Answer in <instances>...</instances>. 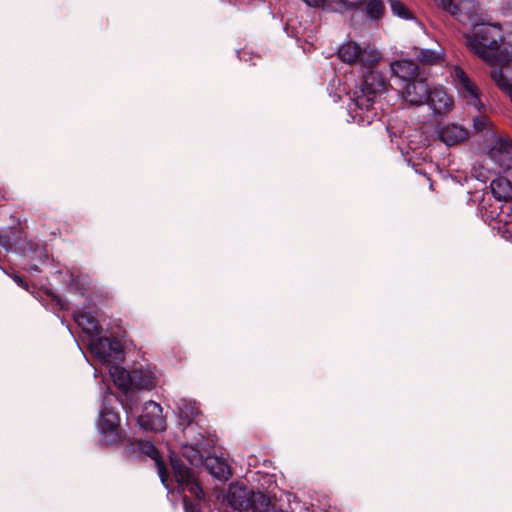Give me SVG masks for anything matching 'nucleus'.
Instances as JSON below:
<instances>
[{
	"label": "nucleus",
	"instance_id": "1",
	"mask_svg": "<svg viewBox=\"0 0 512 512\" xmlns=\"http://www.w3.org/2000/svg\"><path fill=\"white\" fill-rule=\"evenodd\" d=\"M339 58L346 63H358L362 67L363 79L353 92V101L357 108L354 118L358 124L366 125L373 121L375 114H369L375 99L385 89V80L376 71L374 65L380 60V52L370 45L360 47L358 43H343L337 52Z\"/></svg>",
	"mask_w": 512,
	"mask_h": 512
},
{
	"label": "nucleus",
	"instance_id": "2",
	"mask_svg": "<svg viewBox=\"0 0 512 512\" xmlns=\"http://www.w3.org/2000/svg\"><path fill=\"white\" fill-rule=\"evenodd\" d=\"M465 38L469 50L487 64H493L495 56L503 48V43H508L503 38L501 27L489 23L474 24ZM509 42H512V40H509Z\"/></svg>",
	"mask_w": 512,
	"mask_h": 512
},
{
	"label": "nucleus",
	"instance_id": "3",
	"mask_svg": "<svg viewBox=\"0 0 512 512\" xmlns=\"http://www.w3.org/2000/svg\"><path fill=\"white\" fill-rule=\"evenodd\" d=\"M175 407L177 409V415L179 418V424L183 427V432L190 441L189 445L184 447V456L193 463L200 461L202 455L200 450L205 449V439L202 432L196 433L197 423L194 425V420L199 415L200 410L196 405L195 401L180 398L175 401Z\"/></svg>",
	"mask_w": 512,
	"mask_h": 512
},
{
	"label": "nucleus",
	"instance_id": "4",
	"mask_svg": "<svg viewBox=\"0 0 512 512\" xmlns=\"http://www.w3.org/2000/svg\"><path fill=\"white\" fill-rule=\"evenodd\" d=\"M224 501L237 511L268 512L270 499L262 492H254L246 486L231 483L224 496Z\"/></svg>",
	"mask_w": 512,
	"mask_h": 512
},
{
	"label": "nucleus",
	"instance_id": "5",
	"mask_svg": "<svg viewBox=\"0 0 512 512\" xmlns=\"http://www.w3.org/2000/svg\"><path fill=\"white\" fill-rule=\"evenodd\" d=\"M106 403L107 398L104 399L103 407L99 412L98 430L101 435V441L107 445H112L120 439V418Z\"/></svg>",
	"mask_w": 512,
	"mask_h": 512
},
{
	"label": "nucleus",
	"instance_id": "6",
	"mask_svg": "<svg viewBox=\"0 0 512 512\" xmlns=\"http://www.w3.org/2000/svg\"><path fill=\"white\" fill-rule=\"evenodd\" d=\"M171 466L178 489L182 492L188 491L197 500H200L202 498L203 491L197 482L192 469L173 456H171Z\"/></svg>",
	"mask_w": 512,
	"mask_h": 512
},
{
	"label": "nucleus",
	"instance_id": "7",
	"mask_svg": "<svg viewBox=\"0 0 512 512\" xmlns=\"http://www.w3.org/2000/svg\"><path fill=\"white\" fill-rule=\"evenodd\" d=\"M90 352L102 363L110 364L123 359L120 341L107 337L94 339L90 343Z\"/></svg>",
	"mask_w": 512,
	"mask_h": 512
},
{
	"label": "nucleus",
	"instance_id": "8",
	"mask_svg": "<svg viewBox=\"0 0 512 512\" xmlns=\"http://www.w3.org/2000/svg\"><path fill=\"white\" fill-rule=\"evenodd\" d=\"M493 69L490 72L492 80L499 88L500 80L511 82L512 79V42L503 43L500 53L495 56V62L489 64Z\"/></svg>",
	"mask_w": 512,
	"mask_h": 512
},
{
	"label": "nucleus",
	"instance_id": "9",
	"mask_svg": "<svg viewBox=\"0 0 512 512\" xmlns=\"http://www.w3.org/2000/svg\"><path fill=\"white\" fill-rule=\"evenodd\" d=\"M137 422L144 430L161 432L166 428V418L163 416V409L160 404L148 401L144 404L142 414Z\"/></svg>",
	"mask_w": 512,
	"mask_h": 512
},
{
	"label": "nucleus",
	"instance_id": "10",
	"mask_svg": "<svg viewBox=\"0 0 512 512\" xmlns=\"http://www.w3.org/2000/svg\"><path fill=\"white\" fill-rule=\"evenodd\" d=\"M452 77L459 92L466 99L467 104L474 107L477 111H480L483 104L479 98L478 88L469 79L463 69L455 66L452 71Z\"/></svg>",
	"mask_w": 512,
	"mask_h": 512
},
{
	"label": "nucleus",
	"instance_id": "11",
	"mask_svg": "<svg viewBox=\"0 0 512 512\" xmlns=\"http://www.w3.org/2000/svg\"><path fill=\"white\" fill-rule=\"evenodd\" d=\"M489 156L505 173L512 177V141L497 138L492 145Z\"/></svg>",
	"mask_w": 512,
	"mask_h": 512
},
{
	"label": "nucleus",
	"instance_id": "12",
	"mask_svg": "<svg viewBox=\"0 0 512 512\" xmlns=\"http://www.w3.org/2000/svg\"><path fill=\"white\" fill-rule=\"evenodd\" d=\"M429 88L426 79L419 78L410 83H406L402 95L409 104L422 106L427 101Z\"/></svg>",
	"mask_w": 512,
	"mask_h": 512
},
{
	"label": "nucleus",
	"instance_id": "13",
	"mask_svg": "<svg viewBox=\"0 0 512 512\" xmlns=\"http://www.w3.org/2000/svg\"><path fill=\"white\" fill-rule=\"evenodd\" d=\"M425 104L430 107L433 114L442 115L451 110L453 100L443 87H433L429 88Z\"/></svg>",
	"mask_w": 512,
	"mask_h": 512
},
{
	"label": "nucleus",
	"instance_id": "14",
	"mask_svg": "<svg viewBox=\"0 0 512 512\" xmlns=\"http://www.w3.org/2000/svg\"><path fill=\"white\" fill-rule=\"evenodd\" d=\"M433 2L460 22L470 19L468 12L474 7L470 0H433Z\"/></svg>",
	"mask_w": 512,
	"mask_h": 512
},
{
	"label": "nucleus",
	"instance_id": "15",
	"mask_svg": "<svg viewBox=\"0 0 512 512\" xmlns=\"http://www.w3.org/2000/svg\"><path fill=\"white\" fill-rule=\"evenodd\" d=\"M437 136L447 146H453L464 141L468 136V131L457 124H447L439 127Z\"/></svg>",
	"mask_w": 512,
	"mask_h": 512
},
{
	"label": "nucleus",
	"instance_id": "16",
	"mask_svg": "<svg viewBox=\"0 0 512 512\" xmlns=\"http://www.w3.org/2000/svg\"><path fill=\"white\" fill-rule=\"evenodd\" d=\"M137 449L142 453L150 457L152 460L155 461V465L160 477L161 482L163 485L169 489V485L167 483V470L165 468V464L160 457L158 449L155 447V445L150 441H138L137 442Z\"/></svg>",
	"mask_w": 512,
	"mask_h": 512
},
{
	"label": "nucleus",
	"instance_id": "17",
	"mask_svg": "<svg viewBox=\"0 0 512 512\" xmlns=\"http://www.w3.org/2000/svg\"><path fill=\"white\" fill-rule=\"evenodd\" d=\"M391 71L405 84L419 79V67L412 60L404 59L392 62Z\"/></svg>",
	"mask_w": 512,
	"mask_h": 512
},
{
	"label": "nucleus",
	"instance_id": "18",
	"mask_svg": "<svg viewBox=\"0 0 512 512\" xmlns=\"http://www.w3.org/2000/svg\"><path fill=\"white\" fill-rule=\"evenodd\" d=\"M204 466L213 477L219 480H228L232 475L227 461L219 456H208L204 460Z\"/></svg>",
	"mask_w": 512,
	"mask_h": 512
},
{
	"label": "nucleus",
	"instance_id": "19",
	"mask_svg": "<svg viewBox=\"0 0 512 512\" xmlns=\"http://www.w3.org/2000/svg\"><path fill=\"white\" fill-rule=\"evenodd\" d=\"M73 317L77 325L82 328L84 333L90 336L100 333L98 321L92 314L82 309H78L74 311Z\"/></svg>",
	"mask_w": 512,
	"mask_h": 512
},
{
	"label": "nucleus",
	"instance_id": "20",
	"mask_svg": "<svg viewBox=\"0 0 512 512\" xmlns=\"http://www.w3.org/2000/svg\"><path fill=\"white\" fill-rule=\"evenodd\" d=\"M157 384L156 377L150 370L135 369L132 371V389L154 388Z\"/></svg>",
	"mask_w": 512,
	"mask_h": 512
},
{
	"label": "nucleus",
	"instance_id": "21",
	"mask_svg": "<svg viewBox=\"0 0 512 512\" xmlns=\"http://www.w3.org/2000/svg\"><path fill=\"white\" fill-rule=\"evenodd\" d=\"M492 194L498 200L512 199V183L507 177H497L490 184Z\"/></svg>",
	"mask_w": 512,
	"mask_h": 512
},
{
	"label": "nucleus",
	"instance_id": "22",
	"mask_svg": "<svg viewBox=\"0 0 512 512\" xmlns=\"http://www.w3.org/2000/svg\"><path fill=\"white\" fill-rule=\"evenodd\" d=\"M109 373L114 384L121 390L127 392L132 389V372L119 366H111Z\"/></svg>",
	"mask_w": 512,
	"mask_h": 512
},
{
	"label": "nucleus",
	"instance_id": "23",
	"mask_svg": "<svg viewBox=\"0 0 512 512\" xmlns=\"http://www.w3.org/2000/svg\"><path fill=\"white\" fill-rule=\"evenodd\" d=\"M413 50L416 59L422 64L426 65L438 64L443 60L445 56V52L442 48H439L438 50H432L414 47Z\"/></svg>",
	"mask_w": 512,
	"mask_h": 512
},
{
	"label": "nucleus",
	"instance_id": "24",
	"mask_svg": "<svg viewBox=\"0 0 512 512\" xmlns=\"http://www.w3.org/2000/svg\"><path fill=\"white\" fill-rule=\"evenodd\" d=\"M391 12L394 16L403 20H414L415 17L412 11L400 0H387Z\"/></svg>",
	"mask_w": 512,
	"mask_h": 512
},
{
	"label": "nucleus",
	"instance_id": "25",
	"mask_svg": "<svg viewBox=\"0 0 512 512\" xmlns=\"http://www.w3.org/2000/svg\"><path fill=\"white\" fill-rule=\"evenodd\" d=\"M365 11L371 20H379L385 12L384 2L382 0H368Z\"/></svg>",
	"mask_w": 512,
	"mask_h": 512
},
{
	"label": "nucleus",
	"instance_id": "26",
	"mask_svg": "<svg viewBox=\"0 0 512 512\" xmlns=\"http://www.w3.org/2000/svg\"><path fill=\"white\" fill-rule=\"evenodd\" d=\"M489 125H490V120L488 119L487 116H484V115L475 118L473 121V126L478 131H482V130L486 129V127Z\"/></svg>",
	"mask_w": 512,
	"mask_h": 512
},
{
	"label": "nucleus",
	"instance_id": "27",
	"mask_svg": "<svg viewBox=\"0 0 512 512\" xmlns=\"http://www.w3.org/2000/svg\"><path fill=\"white\" fill-rule=\"evenodd\" d=\"M473 176L481 182H486L488 180V171L482 167L474 166L472 169Z\"/></svg>",
	"mask_w": 512,
	"mask_h": 512
},
{
	"label": "nucleus",
	"instance_id": "28",
	"mask_svg": "<svg viewBox=\"0 0 512 512\" xmlns=\"http://www.w3.org/2000/svg\"><path fill=\"white\" fill-rule=\"evenodd\" d=\"M306 5L314 8H323L326 0H302Z\"/></svg>",
	"mask_w": 512,
	"mask_h": 512
},
{
	"label": "nucleus",
	"instance_id": "29",
	"mask_svg": "<svg viewBox=\"0 0 512 512\" xmlns=\"http://www.w3.org/2000/svg\"><path fill=\"white\" fill-rule=\"evenodd\" d=\"M13 280L17 283L18 286H20V287H22L24 289L28 288L27 283L25 282V280L21 276L14 275L13 276Z\"/></svg>",
	"mask_w": 512,
	"mask_h": 512
},
{
	"label": "nucleus",
	"instance_id": "30",
	"mask_svg": "<svg viewBox=\"0 0 512 512\" xmlns=\"http://www.w3.org/2000/svg\"><path fill=\"white\" fill-rule=\"evenodd\" d=\"M345 5L348 7L354 8L357 7L363 0H342Z\"/></svg>",
	"mask_w": 512,
	"mask_h": 512
},
{
	"label": "nucleus",
	"instance_id": "31",
	"mask_svg": "<svg viewBox=\"0 0 512 512\" xmlns=\"http://www.w3.org/2000/svg\"><path fill=\"white\" fill-rule=\"evenodd\" d=\"M512 237V213L509 215V220L506 221V230Z\"/></svg>",
	"mask_w": 512,
	"mask_h": 512
},
{
	"label": "nucleus",
	"instance_id": "32",
	"mask_svg": "<svg viewBox=\"0 0 512 512\" xmlns=\"http://www.w3.org/2000/svg\"><path fill=\"white\" fill-rule=\"evenodd\" d=\"M183 502H184L185 509L187 510L188 506H187V497L186 496L183 497Z\"/></svg>",
	"mask_w": 512,
	"mask_h": 512
},
{
	"label": "nucleus",
	"instance_id": "33",
	"mask_svg": "<svg viewBox=\"0 0 512 512\" xmlns=\"http://www.w3.org/2000/svg\"><path fill=\"white\" fill-rule=\"evenodd\" d=\"M32 270H35L36 272H38V268L36 266L32 267Z\"/></svg>",
	"mask_w": 512,
	"mask_h": 512
}]
</instances>
